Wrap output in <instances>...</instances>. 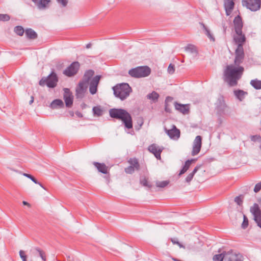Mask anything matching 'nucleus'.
Instances as JSON below:
<instances>
[{
    "label": "nucleus",
    "instance_id": "obj_1",
    "mask_svg": "<svg viewBox=\"0 0 261 261\" xmlns=\"http://www.w3.org/2000/svg\"><path fill=\"white\" fill-rule=\"evenodd\" d=\"M242 66L235 67L233 65H227L223 72V80L230 87L236 86L241 78L244 71Z\"/></svg>",
    "mask_w": 261,
    "mask_h": 261
},
{
    "label": "nucleus",
    "instance_id": "obj_2",
    "mask_svg": "<svg viewBox=\"0 0 261 261\" xmlns=\"http://www.w3.org/2000/svg\"><path fill=\"white\" fill-rule=\"evenodd\" d=\"M109 114L111 118L120 120L127 129L133 128V120L130 114L123 109H111Z\"/></svg>",
    "mask_w": 261,
    "mask_h": 261
},
{
    "label": "nucleus",
    "instance_id": "obj_3",
    "mask_svg": "<svg viewBox=\"0 0 261 261\" xmlns=\"http://www.w3.org/2000/svg\"><path fill=\"white\" fill-rule=\"evenodd\" d=\"M113 90L114 95L121 100H125L132 91L129 84L125 83L116 85L113 87Z\"/></svg>",
    "mask_w": 261,
    "mask_h": 261
},
{
    "label": "nucleus",
    "instance_id": "obj_4",
    "mask_svg": "<svg viewBox=\"0 0 261 261\" xmlns=\"http://www.w3.org/2000/svg\"><path fill=\"white\" fill-rule=\"evenodd\" d=\"M151 73V69L147 66H138L128 71V74L132 77L139 79L148 76Z\"/></svg>",
    "mask_w": 261,
    "mask_h": 261
},
{
    "label": "nucleus",
    "instance_id": "obj_5",
    "mask_svg": "<svg viewBox=\"0 0 261 261\" xmlns=\"http://www.w3.org/2000/svg\"><path fill=\"white\" fill-rule=\"evenodd\" d=\"M59 79L57 74L53 71L47 77H43L39 82L40 86L46 85L49 88H54L57 85Z\"/></svg>",
    "mask_w": 261,
    "mask_h": 261
},
{
    "label": "nucleus",
    "instance_id": "obj_6",
    "mask_svg": "<svg viewBox=\"0 0 261 261\" xmlns=\"http://www.w3.org/2000/svg\"><path fill=\"white\" fill-rule=\"evenodd\" d=\"M242 5L251 11H256L260 8L261 0H242Z\"/></svg>",
    "mask_w": 261,
    "mask_h": 261
},
{
    "label": "nucleus",
    "instance_id": "obj_7",
    "mask_svg": "<svg viewBox=\"0 0 261 261\" xmlns=\"http://www.w3.org/2000/svg\"><path fill=\"white\" fill-rule=\"evenodd\" d=\"M80 66L79 62H73L63 71V73L68 77L74 76L77 73Z\"/></svg>",
    "mask_w": 261,
    "mask_h": 261
},
{
    "label": "nucleus",
    "instance_id": "obj_8",
    "mask_svg": "<svg viewBox=\"0 0 261 261\" xmlns=\"http://www.w3.org/2000/svg\"><path fill=\"white\" fill-rule=\"evenodd\" d=\"M250 212L253 216L254 220L257 225L261 228V210L256 203H254L250 208Z\"/></svg>",
    "mask_w": 261,
    "mask_h": 261
},
{
    "label": "nucleus",
    "instance_id": "obj_9",
    "mask_svg": "<svg viewBox=\"0 0 261 261\" xmlns=\"http://www.w3.org/2000/svg\"><path fill=\"white\" fill-rule=\"evenodd\" d=\"M201 137L200 136H196L193 142V149L191 153L193 156L196 155L199 153L201 148Z\"/></svg>",
    "mask_w": 261,
    "mask_h": 261
},
{
    "label": "nucleus",
    "instance_id": "obj_10",
    "mask_svg": "<svg viewBox=\"0 0 261 261\" xmlns=\"http://www.w3.org/2000/svg\"><path fill=\"white\" fill-rule=\"evenodd\" d=\"M100 77V75H96L90 81L89 83V92L92 95H94L97 92V86Z\"/></svg>",
    "mask_w": 261,
    "mask_h": 261
},
{
    "label": "nucleus",
    "instance_id": "obj_11",
    "mask_svg": "<svg viewBox=\"0 0 261 261\" xmlns=\"http://www.w3.org/2000/svg\"><path fill=\"white\" fill-rule=\"evenodd\" d=\"M148 149L150 152L154 155L155 157L157 159H161V153L163 150V147H161L156 144H152L148 146Z\"/></svg>",
    "mask_w": 261,
    "mask_h": 261
},
{
    "label": "nucleus",
    "instance_id": "obj_12",
    "mask_svg": "<svg viewBox=\"0 0 261 261\" xmlns=\"http://www.w3.org/2000/svg\"><path fill=\"white\" fill-rule=\"evenodd\" d=\"M165 130L171 139H178L180 137V130L175 125H173V128L170 129L165 128Z\"/></svg>",
    "mask_w": 261,
    "mask_h": 261
},
{
    "label": "nucleus",
    "instance_id": "obj_13",
    "mask_svg": "<svg viewBox=\"0 0 261 261\" xmlns=\"http://www.w3.org/2000/svg\"><path fill=\"white\" fill-rule=\"evenodd\" d=\"M233 23L234 30L236 34H241L242 33L243 22L241 17L238 15L234 18Z\"/></svg>",
    "mask_w": 261,
    "mask_h": 261
},
{
    "label": "nucleus",
    "instance_id": "obj_14",
    "mask_svg": "<svg viewBox=\"0 0 261 261\" xmlns=\"http://www.w3.org/2000/svg\"><path fill=\"white\" fill-rule=\"evenodd\" d=\"M64 99L66 107L70 108L73 105V96L70 94V91L68 88H64Z\"/></svg>",
    "mask_w": 261,
    "mask_h": 261
},
{
    "label": "nucleus",
    "instance_id": "obj_15",
    "mask_svg": "<svg viewBox=\"0 0 261 261\" xmlns=\"http://www.w3.org/2000/svg\"><path fill=\"white\" fill-rule=\"evenodd\" d=\"M234 0H224V7L226 15L229 16L234 7Z\"/></svg>",
    "mask_w": 261,
    "mask_h": 261
},
{
    "label": "nucleus",
    "instance_id": "obj_16",
    "mask_svg": "<svg viewBox=\"0 0 261 261\" xmlns=\"http://www.w3.org/2000/svg\"><path fill=\"white\" fill-rule=\"evenodd\" d=\"M231 252L227 254V261H243V256L240 253L234 252L232 250H229Z\"/></svg>",
    "mask_w": 261,
    "mask_h": 261
},
{
    "label": "nucleus",
    "instance_id": "obj_17",
    "mask_svg": "<svg viewBox=\"0 0 261 261\" xmlns=\"http://www.w3.org/2000/svg\"><path fill=\"white\" fill-rule=\"evenodd\" d=\"M174 106L176 110L179 111L183 114H187L189 112L190 108L189 105L180 104L175 102Z\"/></svg>",
    "mask_w": 261,
    "mask_h": 261
},
{
    "label": "nucleus",
    "instance_id": "obj_18",
    "mask_svg": "<svg viewBox=\"0 0 261 261\" xmlns=\"http://www.w3.org/2000/svg\"><path fill=\"white\" fill-rule=\"evenodd\" d=\"M218 252L220 253L218 254H215L213 257V261H223L224 259H226L227 258V254H229L231 251H223L222 252H221L220 249L218 250Z\"/></svg>",
    "mask_w": 261,
    "mask_h": 261
},
{
    "label": "nucleus",
    "instance_id": "obj_19",
    "mask_svg": "<svg viewBox=\"0 0 261 261\" xmlns=\"http://www.w3.org/2000/svg\"><path fill=\"white\" fill-rule=\"evenodd\" d=\"M93 165L99 172H101L103 174L108 173V168L105 164L94 162H93Z\"/></svg>",
    "mask_w": 261,
    "mask_h": 261
},
{
    "label": "nucleus",
    "instance_id": "obj_20",
    "mask_svg": "<svg viewBox=\"0 0 261 261\" xmlns=\"http://www.w3.org/2000/svg\"><path fill=\"white\" fill-rule=\"evenodd\" d=\"M233 93L236 98L240 101H242L245 99L246 96L248 95L247 92L240 89L234 90Z\"/></svg>",
    "mask_w": 261,
    "mask_h": 261
},
{
    "label": "nucleus",
    "instance_id": "obj_21",
    "mask_svg": "<svg viewBox=\"0 0 261 261\" xmlns=\"http://www.w3.org/2000/svg\"><path fill=\"white\" fill-rule=\"evenodd\" d=\"M237 36L233 37V40L238 45H243L246 41V37L243 32L241 34H236Z\"/></svg>",
    "mask_w": 261,
    "mask_h": 261
},
{
    "label": "nucleus",
    "instance_id": "obj_22",
    "mask_svg": "<svg viewBox=\"0 0 261 261\" xmlns=\"http://www.w3.org/2000/svg\"><path fill=\"white\" fill-rule=\"evenodd\" d=\"M33 2L39 9H43L46 8V6L49 2L48 0H32Z\"/></svg>",
    "mask_w": 261,
    "mask_h": 261
},
{
    "label": "nucleus",
    "instance_id": "obj_23",
    "mask_svg": "<svg viewBox=\"0 0 261 261\" xmlns=\"http://www.w3.org/2000/svg\"><path fill=\"white\" fill-rule=\"evenodd\" d=\"M64 103L61 99H56L54 100L50 103V107L52 109L62 108L64 107Z\"/></svg>",
    "mask_w": 261,
    "mask_h": 261
},
{
    "label": "nucleus",
    "instance_id": "obj_24",
    "mask_svg": "<svg viewBox=\"0 0 261 261\" xmlns=\"http://www.w3.org/2000/svg\"><path fill=\"white\" fill-rule=\"evenodd\" d=\"M25 32L27 38L29 39H35L38 37L36 32L31 28L26 29Z\"/></svg>",
    "mask_w": 261,
    "mask_h": 261
},
{
    "label": "nucleus",
    "instance_id": "obj_25",
    "mask_svg": "<svg viewBox=\"0 0 261 261\" xmlns=\"http://www.w3.org/2000/svg\"><path fill=\"white\" fill-rule=\"evenodd\" d=\"M94 74V72L93 70L91 69L87 70L84 73L82 80L85 82V83L89 84L90 80L93 76Z\"/></svg>",
    "mask_w": 261,
    "mask_h": 261
},
{
    "label": "nucleus",
    "instance_id": "obj_26",
    "mask_svg": "<svg viewBox=\"0 0 261 261\" xmlns=\"http://www.w3.org/2000/svg\"><path fill=\"white\" fill-rule=\"evenodd\" d=\"M185 49L186 51L189 52L192 54H194L195 56L198 54V50L196 47L193 44H188L185 47Z\"/></svg>",
    "mask_w": 261,
    "mask_h": 261
},
{
    "label": "nucleus",
    "instance_id": "obj_27",
    "mask_svg": "<svg viewBox=\"0 0 261 261\" xmlns=\"http://www.w3.org/2000/svg\"><path fill=\"white\" fill-rule=\"evenodd\" d=\"M201 167V165H197L196 166L195 168L194 169L192 172L189 174L187 176V177L185 179V180L187 182L190 183V182L192 180L194 174L197 172V171L200 169V168Z\"/></svg>",
    "mask_w": 261,
    "mask_h": 261
},
{
    "label": "nucleus",
    "instance_id": "obj_28",
    "mask_svg": "<svg viewBox=\"0 0 261 261\" xmlns=\"http://www.w3.org/2000/svg\"><path fill=\"white\" fill-rule=\"evenodd\" d=\"M159 96V94L157 92L152 91L147 95V98L151 100L153 102H156L158 101Z\"/></svg>",
    "mask_w": 261,
    "mask_h": 261
},
{
    "label": "nucleus",
    "instance_id": "obj_29",
    "mask_svg": "<svg viewBox=\"0 0 261 261\" xmlns=\"http://www.w3.org/2000/svg\"><path fill=\"white\" fill-rule=\"evenodd\" d=\"M128 163L130 164V166L134 167L136 170L140 169V165L136 158L130 159L128 161Z\"/></svg>",
    "mask_w": 261,
    "mask_h": 261
},
{
    "label": "nucleus",
    "instance_id": "obj_30",
    "mask_svg": "<svg viewBox=\"0 0 261 261\" xmlns=\"http://www.w3.org/2000/svg\"><path fill=\"white\" fill-rule=\"evenodd\" d=\"M93 114L94 116H101L103 114V111L100 106H95L92 109Z\"/></svg>",
    "mask_w": 261,
    "mask_h": 261
},
{
    "label": "nucleus",
    "instance_id": "obj_31",
    "mask_svg": "<svg viewBox=\"0 0 261 261\" xmlns=\"http://www.w3.org/2000/svg\"><path fill=\"white\" fill-rule=\"evenodd\" d=\"M250 85L255 89H261V81L260 80H252L250 82Z\"/></svg>",
    "mask_w": 261,
    "mask_h": 261
},
{
    "label": "nucleus",
    "instance_id": "obj_32",
    "mask_svg": "<svg viewBox=\"0 0 261 261\" xmlns=\"http://www.w3.org/2000/svg\"><path fill=\"white\" fill-rule=\"evenodd\" d=\"M14 32L18 35L22 36L24 32V30L22 27L18 25L14 28Z\"/></svg>",
    "mask_w": 261,
    "mask_h": 261
},
{
    "label": "nucleus",
    "instance_id": "obj_33",
    "mask_svg": "<svg viewBox=\"0 0 261 261\" xmlns=\"http://www.w3.org/2000/svg\"><path fill=\"white\" fill-rule=\"evenodd\" d=\"M244 56V53L243 45H238L235 50V56Z\"/></svg>",
    "mask_w": 261,
    "mask_h": 261
},
{
    "label": "nucleus",
    "instance_id": "obj_34",
    "mask_svg": "<svg viewBox=\"0 0 261 261\" xmlns=\"http://www.w3.org/2000/svg\"><path fill=\"white\" fill-rule=\"evenodd\" d=\"M88 84V83H85V82L83 80L80 81L78 84V86L76 88L84 90L85 91H86V89L87 88Z\"/></svg>",
    "mask_w": 261,
    "mask_h": 261
},
{
    "label": "nucleus",
    "instance_id": "obj_35",
    "mask_svg": "<svg viewBox=\"0 0 261 261\" xmlns=\"http://www.w3.org/2000/svg\"><path fill=\"white\" fill-rule=\"evenodd\" d=\"M35 251L38 253L39 256L42 258L43 261H45L46 258L44 252L39 248L36 247L34 249Z\"/></svg>",
    "mask_w": 261,
    "mask_h": 261
},
{
    "label": "nucleus",
    "instance_id": "obj_36",
    "mask_svg": "<svg viewBox=\"0 0 261 261\" xmlns=\"http://www.w3.org/2000/svg\"><path fill=\"white\" fill-rule=\"evenodd\" d=\"M173 98L171 97L167 96L165 100V111L168 113H171V110L169 107V105L167 104V101L172 100Z\"/></svg>",
    "mask_w": 261,
    "mask_h": 261
},
{
    "label": "nucleus",
    "instance_id": "obj_37",
    "mask_svg": "<svg viewBox=\"0 0 261 261\" xmlns=\"http://www.w3.org/2000/svg\"><path fill=\"white\" fill-rule=\"evenodd\" d=\"M244 56H235L234 64L236 66H239L242 63Z\"/></svg>",
    "mask_w": 261,
    "mask_h": 261
},
{
    "label": "nucleus",
    "instance_id": "obj_38",
    "mask_svg": "<svg viewBox=\"0 0 261 261\" xmlns=\"http://www.w3.org/2000/svg\"><path fill=\"white\" fill-rule=\"evenodd\" d=\"M201 24L202 25V27H203V29L205 31V32H206V35H207V36L211 40L214 41L215 40V39L213 37V36H212V35L211 34L210 30L206 28V27L203 24V23H201Z\"/></svg>",
    "mask_w": 261,
    "mask_h": 261
},
{
    "label": "nucleus",
    "instance_id": "obj_39",
    "mask_svg": "<svg viewBox=\"0 0 261 261\" xmlns=\"http://www.w3.org/2000/svg\"><path fill=\"white\" fill-rule=\"evenodd\" d=\"M169 183L168 180H164L161 181H157L156 182V186L159 188H164L166 187Z\"/></svg>",
    "mask_w": 261,
    "mask_h": 261
},
{
    "label": "nucleus",
    "instance_id": "obj_40",
    "mask_svg": "<svg viewBox=\"0 0 261 261\" xmlns=\"http://www.w3.org/2000/svg\"><path fill=\"white\" fill-rule=\"evenodd\" d=\"M86 91L84 90H82L79 89L77 88L76 89V96L77 98H82L84 96V94Z\"/></svg>",
    "mask_w": 261,
    "mask_h": 261
},
{
    "label": "nucleus",
    "instance_id": "obj_41",
    "mask_svg": "<svg viewBox=\"0 0 261 261\" xmlns=\"http://www.w3.org/2000/svg\"><path fill=\"white\" fill-rule=\"evenodd\" d=\"M249 225V221L247 217L244 215H243V221L242 223V228L243 229H246Z\"/></svg>",
    "mask_w": 261,
    "mask_h": 261
},
{
    "label": "nucleus",
    "instance_id": "obj_42",
    "mask_svg": "<svg viewBox=\"0 0 261 261\" xmlns=\"http://www.w3.org/2000/svg\"><path fill=\"white\" fill-rule=\"evenodd\" d=\"M244 196L242 195L237 196L234 198V201L238 204L239 205H242L243 203V199Z\"/></svg>",
    "mask_w": 261,
    "mask_h": 261
},
{
    "label": "nucleus",
    "instance_id": "obj_43",
    "mask_svg": "<svg viewBox=\"0 0 261 261\" xmlns=\"http://www.w3.org/2000/svg\"><path fill=\"white\" fill-rule=\"evenodd\" d=\"M195 161V159L188 160L187 161H186L185 162V165L182 167V168L185 169L186 170H188L189 169L191 163Z\"/></svg>",
    "mask_w": 261,
    "mask_h": 261
},
{
    "label": "nucleus",
    "instance_id": "obj_44",
    "mask_svg": "<svg viewBox=\"0 0 261 261\" xmlns=\"http://www.w3.org/2000/svg\"><path fill=\"white\" fill-rule=\"evenodd\" d=\"M10 19V17L8 14H0V21H7Z\"/></svg>",
    "mask_w": 261,
    "mask_h": 261
},
{
    "label": "nucleus",
    "instance_id": "obj_45",
    "mask_svg": "<svg viewBox=\"0 0 261 261\" xmlns=\"http://www.w3.org/2000/svg\"><path fill=\"white\" fill-rule=\"evenodd\" d=\"M135 168L133 166H129L125 168V172L127 174H133L135 171Z\"/></svg>",
    "mask_w": 261,
    "mask_h": 261
},
{
    "label": "nucleus",
    "instance_id": "obj_46",
    "mask_svg": "<svg viewBox=\"0 0 261 261\" xmlns=\"http://www.w3.org/2000/svg\"><path fill=\"white\" fill-rule=\"evenodd\" d=\"M23 175L24 176L30 178L35 184L38 183V181H37V180L33 176H32V175L28 174V173H23Z\"/></svg>",
    "mask_w": 261,
    "mask_h": 261
},
{
    "label": "nucleus",
    "instance_id": "obj_47",
    "mask_svg": "<svg viewBox=\"0 0 261 261\" xmlns=\"http://www.w3.org/2000/svg\"><path fill=\"white\" fill-rule=\"evenodd\" d=\"M140 183L143 186L148 187L149 188L151 187V185H149L148 184L147 179L146 178H144L143 179H141L140 180Z\"/></svg>",
    "mask_w": 261,
    "mask_h": 261
},
{
    "label": "nucleus",
    "instance_id": "obj_48",
    "mask_svg": "<svg viewBox=\"0 0 261 261\" xmlns=\"http://www.w3.org/2000/svg\"><path fill=\"white\" fill-rule=\"evenodd\" d=\"M174 65L172 64H170L168 67V72L170 74H172L173 73H174Z\"/></svg>",
    "mask_w": 261,
    "mask_h": 261
},
{
    "label": "nucleus",
    "instance_id": "obj_49",
    "mask_svg": "<svg viewBox=\"0 0 261 261\" xmlns=\"http://www.w3.org/2000/svg\"><path fill=\"white\" fill-rule=\"evenodd\" d=\"M19 255L22 261H27V255H25V252L23 250H20L19 252Z\"/></svg>",
    "mask_w": 261,
    "mask_h": 261
},
{
    "label": "nucleus",
    "instance_id": "obj_50",
    "mask_svg": "<svg viewBox=\"0 0 261 261\" xmlns=\"http://www.w3.org/2000/svg\"><path fill=\"white\" fill-rule=\"evenodd\" d=\"M57 1L63 7H66L68 3V0H57Z\"/></svg>",
    "mask_w": 261,
    "mask_h": 261
},
{
    "label": "nucleus",
    "instance_id": "obj_51",
    "mask_svg": "<svg viewBox=\"0 0 261 261\" xmlns=\"http://www.w3.org/2000/svg\"><path fill=\"white\" fill-rule=\"evenodd\" d=\"M171 242L174 244H177L180 248H185V246L182 245L180 242H179L177 240H176L174 239H171Z\"/></svg>",
    "mask_w": 261,
    "mask_h": 261
},
{
    "label": "nucleus",
    "instance_id": "obj_52",
    "mask_svg": "<svg viewBox=\"0 0 261 261\" xmlns=\"http://www.w3.org/2000/svg\"><path fill=\"white\" fill-rule=\"evenodd\" d=\"M261 190V181L256 184L254 188L255 193L258 192Z\"/></svg>",
    "mask_w": 261,
    "mask_h": 261
},
{
    "label": "nucleus",
    "instance_id": "obj_53",
    "mask_svg": "<svg viewBox=\"0 0 261 261\" xmlns=\"http://www.w3.org/2000/svg\"><path fill=\"white\" fill-rule=\"evenodd\" d=\"M261 137L259 135H254L251 136V139L252 141H256L259 139H260Z\"/></svg>",
    "mask_w": 261,
    "mask_h": 261
},
{
    "label": "nucleus",
    "instance_id": "obj_54",
    "mask_svg": "<svg viewBox=\"0 0 261 261\" xmlns=\"http://www.w3.org/2000/svg\"><path fill=\"white\" fill-rule=\"evenodd\" d=\"M187 171V170L182 168V169L180 170V171L179 172V175L180 176V175L184 174Z\"/></svg>",
    "mask_w": 261,
    "mask_h": 261
},
{
    "label": "nucleus",
    "instance_id": "obj_55",
    "mask_svg": "<svg viewBox=\"0 0 261 261\" xmlns=\"http://www.w3.org/2000/svg\"><path fill=\"white\" fill-rule=\"evenodd\" d=\"M75 114H76V115L77 117H80V118H82V117H83V114H82L80 112L76 111V112H75Z\"/></svg>",
    "mask_w": 261,
    "mask_h": 261
},
{
    "label": "nucleus",
    "instance_id": "obj_56",
    "mask_svg": "<svg viewBox=\"0 0 261 261\" xmlns=\"http://www.w3.org/2000/svg\"><path fill=\"white\" fill-rule=\"evenodd\" d=\"M22 203L23 205H27L29 207H30L31 206V205L30 203H29L28 202L25 201H23L22 202Z\"/></svg>",
    "mask_w": 261,
    "mask_h": 261
},
{
    "label": "nucleus",
    "instance_id": "obj_57",
    "mask_svg": "<svg viewBox=\"0 0 261 261\" xmlns=\"http://www.w3.org/2000/svg\"><path fill=\"white\" fill-rule=\"evenodd\" d=\"M34 96H32L31 99L30 101H29V104L31 105L32 103H33V102H34Z\"/></svg>",
    "mask_w": 261,
    "mask_h": 261
},
{
    "label": "nucleus",
    "instance_id": "obj_58",
    "mask_svg": "<svg viewBox=\"0 0 261 261\" xmlns=\"http://www.w3.org/2000/svg\"><path fill=\"white\" fill-rule=\"evenodd\" d=\"M91 43H88L86 45V48H89L91 47Z\"/></svg>",
    "mask_w": 261,
    "mask_h": 261
},
{
    "label": "nucleus",
    "instance_id": "obj_59",
    "mask_svg": "<svg viewBox=\"0 0 261 261\" xmlns=\"http://www.w3.org/2000/svg\"><path fill=\"white\" fill-rule=\"evenodd\" d=\"M37 184L39 185L40 186V187H41L42 188L45 189L44 187H43V185L41 183L38 182V183H37Z\"/></svg>",
    "mask_w": 261,
    "mask_h": 261
},
{
    "label": "nucleus",
    "instance_id": "obj_60",
    "mask_svg": "<svg viewBox=\"0 0 261 261\" xmlns=\"http://www.w3.org/2000/svg\"><path fill=\"white\" fill-rule=\"evenodd\" d=\"M172 259L174 261H181V260H179L177 258H173Z\"/></svg>",
    "mask_w": 261,
    "mask_h": 261
},
{
    "label": "nucleus",
    "instance_id": "obj_61",
    "mask_svg": "<svg viewBox=\"0 0 261 261\" xmlns=\"http://www.w3.org/2000/svg\"><path fill=\"white\" fill-rule=\"evenodd\" d=\"M142 124H143V122H142V123L140 124V127L142 126Z\"/></svg>",
    "mask_w": 261,
    "mask_h": 261
},
{
    "label": "nucleus",
    "instance_id": "obj_62",
    "mask_svg": "<svg viewBox=\"0 0 261 261\" xmlns=\"http://www.w3.org/2000/svg\"><path fill=\"white\" fill-rule=\"evenodd\" d=\"M83 105H84V106H83V107H85L86 105H85V103H84V104H83Z\"/></svg>",
    "mask_w": 261,
    "mask_h": 261
},
{
    "label": "nucleus",
    "instance_id": "obj_63",
    "mask_svg": "<svg viewBox=\"0 0 261 261\" xmlns=\"http://www.w3.org/2000/svg\"><path fill=\"white\" fill-rule=\"evenodd\" d=\"M259 148L261 149V144L259 146Z\"/></svg>",
    "mask_w": 261,
    "mask_h": 261
}]
</instances>
